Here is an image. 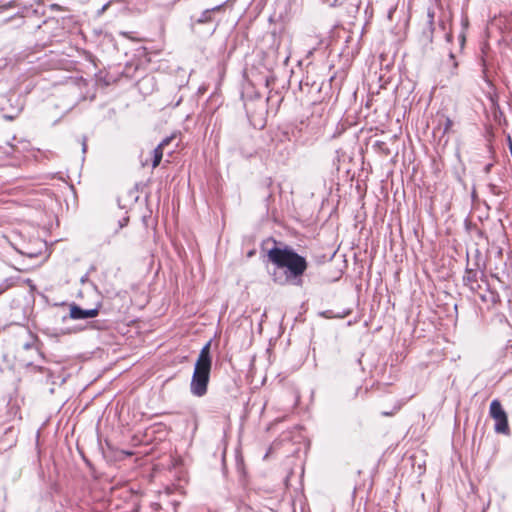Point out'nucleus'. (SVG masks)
<instances>
[{
    "mask_svg": "<svg viewBox=\"0 0 512 512\" xmlns=\"http://www.w3.org/2000/svg\"><path fill=\"white\" fill-rule=\"evenodd\" d=\"M268 256L279 268H286L290 276L297 277L306 269L305 259L292 250L274 248L269 251Z\"/></svg>",
    "mask_w": 512,
    "mask_h": 512,
    "instance_id": "nucleus-2",
    "label": "nucleus"
},
{
    "mask_svg": "<svg viewBox=\"0 0 512 512\" xmlns=\"http://www.w3.org/2000/svg\"><path fill=\"white\" fill-rule=\"evenodd\" d=\"M452 127V121L445 115H439L438 116V127L437 129L439 131H442L443 133L448 132Z\"/></svg>",
    "mask_w": 512,
    "mask_h": 512,
    "instance_id": "nucleus-6",
    "label": "nucleus"
},
{
    "mask_svg": "<svg viewBox=\"0 0 512 512\" xmlns=\"http://www.w3.org/2000/svg\"><path fill=\"white\" fill-rule=\"evenodd\" d=\"M98 314L97 309H81L77 306H72L70 308V316L73 319H87L93 318Z\"/></svg>",
    "mask_w": 512,
    "mask_h": 512,
    "instance_id": "nucleus-4",
    "label": "nucleus"
},
{
    "mask_svg": "<svg viewBox=\"0 0 512 512\" xmlns=\"http://www.w3.org/2000/svg\"><path fill=\"white\" fill-rule=\"evenodd\" d=\"M170 142V138L164 139L153 151V168L157 167L163 157V149Z\"/></svg>",
    "mask_w": 512,
    "mask_h": 512,
    "instance_id": "nucleus-5",
    "label": "nucleus"
},
{
    "mask_svg": "<svg viewBox=\"0 0 512 512\" xmlns=\"http://www.w3.org/2000/svg\"><path fill=\"white\" fill-rule=\"evenodd\" d=\"M211 370L210 342H208L200 351L195 364V369L191 381V392L196 396H203L207 391L209 375Z\"/></svg>",
    "mask_w": 512,
    "mask_h": 512,
    "instance_id": "nucleus-1",
    "label": "nucleus"
},
{
    "mask_svg": "<svg viewBox=\"0 0 512 512\" xmlns=\"http://www.w3.org/2000/svg\"><path fill=\"white\" fill-rule=\"evenodd\" d=\"M490 416L495 421V431L497 433L508 434L509 426L507 414L498 400H493L490 404Z\"/></svg>",
    "mask_w": 512,
    "mask_h": 512,
    "instance_id": "nucleus-3",
    "label": "nucleus"
}]
</instances>
